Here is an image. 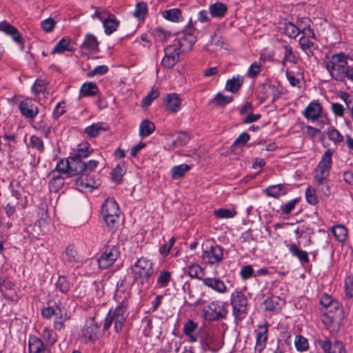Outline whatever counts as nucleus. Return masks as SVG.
<instances>
[{
    "mask_svg": "<svg viewBox=\"0 0 353 353\" xmlns=\"http://www.w3.org/2000/svg\"><path fill=\"white\" fill-rule=\"evenodd\" d=\"M55 25L56 21L51 17L42 21L41 23V28L46 32H51L54 30Z\"/></svg>",
    "mask_w": 353,
    "mask_h": 353,
    "instance_id": "13d9d810",
    "label": "nucleus"
},
{
    "mask_svg": "<svg viewBox=\"0 0 353 353\" xmlns=\"http://www.w3.org/2000/svg\"><path fill=\"white\" fill-rule=\"evenodd\" d=\"M253 274L254 270L250 265H244L240 271V276L243 280H247L251 278Z\"/></svg>",
    "mask_w": 353,
    "mask_h": 353,
    "instance_id": "680f3d73",
    "label": "nucleus"
},
{
    "mask_svg": "<svg viewBox=\"0 0 353 353\" xmlns=\"http://www.w3.org/2000/svg\"><path fill=\"white\" fill-rule=\"evenodd\" d=\"M57 289H59L62 293H66L70 290V283L64 276H60L56 283Z\"/></svg>",
    "mask_w": 353,
    "mask_h": 353,
    "instance_id": "8fccbe9b",
    "label": "nucleus"
},
{
    "mask_svg": "<svg viewBox=\"0 0 353 353\" xmlns=\"http://www.w3.org/2000/svg\"><path fill=\"white\" fill-rule=\"evenodd\" d=\"M80 174L81 176L74 180V185L78 190L83 192L87 188L93 187L91 183L92 180L88 178V174L83 172Z\"/></svg>",
    "mask_w": 353,
    "mask_h": 353,
    "instance_id": "b1692460",
    "label": "nucleus"
},
{
    "mask_svg": "<svg viewBox=\"0 0 353 353\" xmlns=\"http://www.w3.org/2000/svg\"><path fill=\"white\" fill-rule=\"evenodd\" d=\"M80 92L81 94L83 97H92L97 94L98 92V88L95 83H85L82 85Z\"/></svg>",
    "mask_w": 353,
    "mask_h": 353,
    "instance_id": "c756f323",
    "label": "nucleus"
},
{
    "mask_svg": "<svg viewBox=\"0 0 353 353\" xmlns=\"http://www.w3.org/2000/svg\"><path fill=\"white\" fill-rule=\"evenodd\" d=\"M228 11V6L226 4L221 2H216L209 7L210 14L212 17L222 18Z\"/></svg>",
    "mask_w": 353,
    "mask_h": 353,
    "instance_id": "4be33fe9",
    "label": "nucleus"
},
{
    "mask_svg": "<svg viewBox=\"0 0 353 353\" xmlns=\"http://www.w3.org/2000/svg\"><path fill=\"white\" fill-rule=\"evenodd\" d=\"M268 324L259 326V330L256 334L255 353H261L266 345L268 331Z\"/></svg>",
    "mask_w": 353,
    "mask_h": 353,
    "instance_id": "f8f14e48",
    "label": "nucleus"
},
{
    "mask_svg": "<svg viewBox=\"0 0 353 353\" xmlns=\"http://www.w3.org/2000/svg\"><path fill=\"white\" fill-rule=\"evenodd\" d=\"M119 219V217L114 216L103 217V220L105 222L107 228L110 231H114V230L118 227Z\"/></svg>",
    "mask_w": 353,
    "mask_h": 353,
    "instance_id": "4d7b16f0",
    "label": "nucleus"
},
{
    "mask_svg": "<svg viewBox=\"0 0 353 353\" xmlns=\"http://www.w3.org/2000/svg\"><path fill=\"white\" fill-rule=\"evenodd\" d=\"M106 130L107 126L105 124L99 122L87 127L85 129V132L90 137H96L100 130L105 131Z\"/></svg>",
    "mask_w": 353,
    "mask_h": 353,
    "instance_id": "7c9ffc66",
    "label": "nucleus"
},
{
    "mask_svg": "<svg viewBox=\"0 0 353 353\" xmlns=\"http://www.w3.org/2000/svg\"><path fill=\"white\" fill-rule=\"evenodd\" d=\"M327 135L329 139L335 143H341L343 139V137L336 128H332L329 130L327 132Z\"/></svg>",
    "mask_w": 353,
    "mask_h": 353,
    "instance_id": "052dcab7",
    "label": "nucleus"
},
{
    "mask_svg": "<svg viewBox=\"0 0 353 353\" xmlns=\"http://www.w3.org/2000/svg\"><path fill=\"white\" fill-rule=\"evenodd\" d=\"M235 213H233L231 210L220 208L214 211V215L218 219H228L232 218Z\"/></svg>",
    "mask_w": 353,
    "mask_h": 353,
    "instance_id": "bf43d9fd",
    "label": "nucleus"
},
{
    "mask_svg": "<svg viewBox=\"0 0 353 353\" xmlns=\"http://www.w3.org/2000/svg\"><path fill=\"white\" fill-rule=\"evenodd\" d=\"M352 67L347 65H336V74L333 75V79L336 81H343L345 78L347 77V70L351 69Z\"/></svg>",
    "mask_w": 353,
    "mask_h": 353,
    "instance_id": "58836bf2",
    "label": "nucleus"
},
{
    "mask_svg": "<svg viewBox=\"0 0 353 353\" xmlns=\"http://www.w3.org/2000/svg\"><path fill=\"white\" fill-rule=\"evenodd\" d=\"M69 177L77 176L79 174L84 172L85 169L86 168L85 163L83 162L81 159L70 156L69 157Z\"/></svg>",
    "mask_w": 353,
    "mask_h": 353,
    "instance_id": "2eb2a0df",
    "label": "nucleus"
},
{
    "mask_svg": "<svg viewBox=\"0 0 353 353\" xmlns=\"http://www.w3.org/2000/svg\"><path fill=\"white\" fill-rule=\"evenodd\" d=\"M201 263L206 265H218L223 259V249L219 245H212L203 250L201 256Z\"/></svg>",
    "mask_w": 353,
    "mask_h": 353,
    "instance_id": "7ed1b4c3",
    "label": "nucleus"
},
{
    "mask_svg": "<svg viewBox=\"0 0 353 353\" xmlns=\"http://www.w3.org/2000/svg\"><path fill=\"white\" fill-rule=\"evenodd\" d=\"M48 177L50 178L48 187L50 192H57L64 185V178L56 170L50 171L48 174Z\"/></svg>",
    "mask_w": 353,
    "mask_h": 353,
    "instance_id": "ddd939ff",
    "label": "nucleus"
},
{
    "mask_svg": "<svg viewBox=\"0 0 353 353\" xmlns=\"http://www.w3.org/2000/svg\"><path fill=\"white\" fill-rule=\"evenodd\" d=\"M103 21L105 32L107 34H110L114 32L119 26V21L116 20L114 16L112 14H110L108 17Z\"/></svg>",
    "mask_w": 353,
    "mask_h": 353,
    "instance_id": "c85d7f7f",
    "label": "nucleus"
},
{
    "mask_svg": "<svg viewBox=\"0 0 353 353\" xmlns=\"http://www.w3.org/2000/svg\"><path fill=\"white\" fill-rule=\"evenodd\" d=\"M30 146H32L33 148L37 149L40 152H43L44 151V145L42 139L35 135H32L30 137Z\"/></svg>",
    "mask_w": 353,
    "mask_h": 353,
    "instance_id": "6e6d98bb",
    "label": "nucleus"
},
{
    "mask_svg": "<svg viewBox=\"0 0 353 353\" xmlns=\"http://www.w3.org/2000/svg\"><path fill=\"white\" fill-rule=\"evenodd\" d=\"M148 11L147 5L145 2H139L136 5L134 16L140 19H143Z\"/></svg>",
    "mask_w": 353,
    "mask_h": 353,
    "instance_id": "603ef678",
    "label": "nucleus"
},
{
    "mask_svg": "<svg viewBox=\"0 0 353 353\" xmlns=\"http://www.w3.org/2000/svg\"><path fill=\"white\" fill-rule=\"evenodd\" d=\"M243 79L239 77H233L227 81L225 83V90L232 93L236 92L241 87Z\"/></svg>",
    "mask_w": 353,
    "mask_h": 353,
    "instance_id": "2f4dec72",
    "label": "nucleus"
},
{
    "mask_svg": "<svg viewBox=\"0 0 353 353\" xmlns=\"http://www.w3.org/2000/svg\"><path fill=\"white\" fill-rule=\"evenodd\" d=\"M247 298L241 291H235L231 295L230 303L236 319L246 313Z\"/></svg>",
    "mask_w": 353,
    "mask_h": 353,
    "instance_id": "39448f33",
    "label": "nucleus"
},
{
    "mask_svg": "<svg viewBox=\"0 0 353 353\" xmlns=\"http://www.w3.org/2000/svg\"><path fill=\"white\" fill-rule=\"evenodd\" d=\"M132 270L134 279L141 284L148 283L154 273L152 261L144 257L137 260Z\"/></svg>",
    "mask_w": 353,
    "mask_h": 353,
    "instance_id": "f03ea898",
    "label": "nucleus"
},
{
    "mask_svg": "<svg viewBox=\"0 0 353 353\" xmlns=\"http://www.w3.org/2000/svg\"><path fill=\"white\" fill-rule=\"evenodd\" d=\"M233 97H228L219 92L215 95L213 99L210 102V104L215 103L216 105L219 107H224L233 101Z\"/></svg>",
    "mask_w": 353,
    "mask_h": 353,
    "instance_id": "e433bc0d",
    "label": "nucleus"
},
{
    "mask_svg": "<svg viewBox=\"0 0 353 353\" xmlns=\"http://www.w3.org/2000/svg\"><path fill=\"white\" fill-rule=\"evenodd\" d=\"M203 284L208 288L216 291L219 293H224L227 290V287L220 279L216 278H205L203 279Z\"/></svg>",
    "mask_w": 353,
    "mask_h": 353,
    "instance_id": "6ab92c4d",
    "label": "nucleus"
},
{
    "mask_svg": "<svg viewBox=\"0 0 353 353\" xmlns=\"http://www.w3.org/2000/svg\"><path fill=\"white\" fill-rule=\"evenodd\" d=\"M19 110L21 114L28 119L34 118L39 112L38 108L28 101L20 102Z\"/></svg>",
    "mask_w": 353,
    "mask_h": 353,
    "instance_id": "f3484780",
    "label": "nucleus"
},
{
    "mask_svg": "<svg viewBox=\"0 0 353 353\" xmlns=\"http://www.w3.org/2000/svg\"><path fill=\"white\" fill-rule=\"evenodd\" d=\"M70 161L69 157L66 160H59L53 170H56L58 173L65 174L69 176Z\"/></svg>",
    "mask_w": 353,
    "mask_h": 353,
    "instance_id": "c03bdc74",
    "label": "nucleus"
},
{
    "mask_svg": "<svg viewBox=\"0 0 353 353\" xmlns=\"http://www.w3.org/2000/svg\"><path fill=\"white\" fill-rule=\"evenodd\" d=\"M171 279V272L168 271H163L160 272V274L157 279V283L160 287H166Z\"/></svg>",
    "mask_w": 353,
    "mask_h": 353,
    "instance_id": "5fc2aeb1",
    "label": "nucleus"
},
{
    "mask_svg": "<svg viewBox=\"0 0 353 353\" xmlns=\"http://www.w3.org/2000/svg\"><path fill=\"white\" fill-rule=\"evenodd\" d=\"M165 56L161 61V65L165 68H173L179 61L180 54L181 53L179 47L170 45L164 48Z\"/></svg>",
    "mask_w": 353,
    "mask_h": 353,
    "instance_id": "6e6552de",
    "label": "nucleus"
},
{
    "mask_svg": "<svg viewBox=\"0 0 353 353\" xmlns=\"http://www.w3.org/2000/svg\"><path fill=\"white\" fill-rule=\"evenodd\" d=\"M119 256V252L114 246L108 247L104 253L98 259L100 269H107L110 267Z\"/></svg>",
    "mask_w": 353,
    "mask_h": 353,
    "instance_id": "9d476101",
    "label": "nucleus"
},
{
    "mask_svg": "<svg viewBox=\"0 0 353 353\" xmlns=\"http://www.w3.org/2000/svg\"><path fill=\"white\" fill-rule=\"evenodd\" d=\"M163 16L165 19L172 22H178L182 18L181 12L178 8L165 10L163 12Z\"/></svg>",
    "mask_w": 353,
    "mask_h": 353,
    "instance_id": "4c0bfd02",
    "label": "nucleus"
},
{
    "mask_svg": "<svg viewBox=\"0 0 353 353\" xmlns=\"http://www.w3.org/2000/svg\"><path fill=\"white\" fill-rule=\"evenodd\" d=\"M294 343L299 351H305L309 347L307 339L303 336H296Z\"/></svg>",
    "mask_w": 353,
    "mask_h": 353,
    "instance_id": "864d4df0",
    "label": "nucleus"
},
{
    "mask_svg": "<svg viewBox=\"0 0 353 353\" xmlns=\"http://www.w3.org/2000/svg\"><path fill=\"white\" fill-rule=\"evenodd\" d=\"M293 256L297 257L301 262L308 263L309 259L307 252L300 250L296 244H292L289 248Z\"/></svg>",
    "mask_w": 353,
    "mask_h": 353,
    "instance_id": "72a5a7b5",
    "label": "nucleus"
},
{
    "mask_svg": "<svg viewBox=\"0 0 353 353\" xmlns=\"http://www.w3.org/2000/svg\"><path fill=\"white\" fill-rule=\"evenodd\" d=\"M319 343L325 353H346L343 343L339 341H335L332 344L330 340H320Z\"/></svg>",
    "mask_w": 353,
    "mask_h": 353,
    "instance_id": "9b49d317",
    "label": "nucleus"
},
{
    "mask_svg": "<svg viewBox=\"0 0 353 353\" xmlns=\"http://www.w3.org/2000/svg\"><path fill=\"white\" fill-rule=\"evenodd\" d=\"M345 295L349 298L353 296V278L348 276L345 281Z\"/></svg>",
    "mask_w": 353,
    "mask_h": 353,
    "instance_id": "338daca9",
    "label": "nucleus"
},
{
    "mask_svg": "<svg viewBox=\"0 0 353 353\" xmlns=\"http://www.w3.org/2000/svg\"><path fill=\"white\" fill-rule=\"evenodd\" d=\"M188 274L192 278L201 279L203 274L202 268L198 264H192L188 268Z\"/></svg>",
    "mask_w": 353,
    "mask_h": 353,
    "instance_id": "3c124183",
    "label": "nucleus"
},
{
    "mask_svg": "<svg viewBox=\"0 0 353 353\" xmlns=\"http://www.w3.org/2000/svg\"><path fill=\"white\" fill-rule=\"evenodd\" d=\"M332 154L333 152L331 150H327L318 165V170L319 172L316 174L315 178L319 184H322L328 176V172L332 165Z\"/></svg>",
    "mask_w": 353,
    "mask_h": 353,
    "instance_id": "423d86ee",
    "label": "nucleus"
},
{
    "mask_svg": "<svg viewBox=\"0 0 353 353\" xmlns=\"http://www.w3.org/2000/svg\"><path fill=\"white\" fill-rule=\"evenodd\" d=\"M281 301L279 296H274L266 299L264 302L265 310L274 311L279 307V302Z\"/></svg>",
    "mask_w": 353,
    "mask_h": 353,
    "instance_id": "a19ab883",
    "label": "nucleus"
},
{
    "mask_svg": "<svg viewBox=\"0 0 353 353\" xmlns=\"http://www.w3.org/2000/svg\"><path fill=\"white\" fill-rule=\"evenodd\" d=\"M250 139V136L248 133L243 132L236 138L231 148H242L246 145Z\"/></svg>",
    "mask_w": 353,
    "mask_h": 353,
    "instance_id": "de8ad7c7",
    "label": "nucleus"
},
{
    "mask_svg": "<svg viewBox=\"0 0 353 353\" xmlns=\"http://www.w3.org/2000/svg\"><path fill=\"white\" fill-rule=\"evenodd\" d=\"M119 205L113 199H107L101 207V214L103 217H107L109 216L119 217Z\"/></svg>",
    "mask_w": 353,
    "mask_h": 353,
    "instance_id": "dca6fc26",
    "label": "nucleus"
},
{
    "mask_svg": "<svg viewBox=\"0 0 353 353\" xmlns=\"http://www.w3.org/2000/svg\"><path fill=\"white\" fill-rule=\"evenodd\" d=\"M265 100H269L271 103H274L280 97V92L275 85H270L265 88Z\"/></svg>",
    "mask_w": 353,
    "mask_h": 353,
    "instance_id": "473e14b6",
    "label": "nucleus"
},
{
    "mask_svg": "<svg viewBox=\"0 0 353 353\" xmlns=\"http://www.w3.org/2000/svg\"><path fill=\"white\" fill-rule=\"evenodd\" d=\"M321 112V106L317 102H311L303 112L305 118L311 121H316Z\"/></svg>",
    "mask_w": 353,
    "mask_h": 353,
    "instance_id": "a211bd4d",
    "label": "nucleus"
},
{
    "mask_svg": "<svg viewBox=\"0 0 353 353\" xmlns=\"http://www.w3.org/2000/svg\"><path fill=\"white\" fill-rule=\"evenodd\" d=\"M57 310H58V315L54 322V327L56 330H60L63 328L64 323L67 320L66 310L61 305H57Z\"/></svg>",
    "mask_w": 353,
    "mask_h": 353,
    "instance_id": "393cba45",
    "label": "nucleus"
},
{
    "mask_svg": "<svg viewBox=\"0 0 353 353\" xmlns=\"http://www.w3.org/2000/svg\"><path fill=\"white\" fill-rule=\"evenodd\" d=\"M320 304L325 308H330V312H332V309L339 312L340 314L342 312V308L340 303L334 300L330 296L327 294H323L320 299Z\"/></svg>",
    "mask_w": 353,
    "mask_h": 353,
    "instance_id": "412c9836",
    "label": "nucleus"
},
{
    "mask_svg": "<svg viewBox=\"0 0 353 353\" xmlns=\"http://www.w3.org/2000/svg\"><path fill=\"white\" fill-rule=\"evenodd\" d=\"M332 230L335 237L339 241H343L345 240L347 230L343 225H338L334 226Z\"/></svg>",
    "mask_w": 353,
    "mask_h": 353,
    "instance_id": "a18cd8bd",
    "label": "nucleus"
},
{
    "mask_svg": "<svg viewBox=\"0 0 353 353\" xmlns=\"http://www.w3.org/2000/svg\"><path fill=\"white\" fill-rule=\"evenodd\" d=\"M100 325L94 317L89 318L82 330V336L85 341H94L99 337Z\"/></svg>",
    "mask_w": 353,
    "mask_h": 353,
    "instance_id": "1a4fd4ad",
    "label": "nucleus"
},
{
    "mask_svg": "<svg viewBox=\"0 0 353 353\" xmlns=\"http://www.w3.org/2000/svg\"><path fill=\"white\" fill-rule=\"evenodd\" d=\"M331 60L335 65H347V56L343 53L334 54Z\"/></svg>",
    "mask_w": 353,
    "mask_h": 353,
    "instance_id": "69168bd1",
    "label": "nucleus"
},
{
    "mask_svg": "<svg viewBox=\"0 0 353 353\" xmlns=\"http://www.w3.org/2000/svg\"><path fill=\"white\" fill-rule=\"evenodd\" d=\"M30 353H45V346L43 341L37 337L31 338L29 341Z\"/></svg>",
    "mask_w": 353,
    "mask_h": 353,
    "instance_id": "bb28decb",
    "label": "nucleus"
},
{
    "mask_svg": "<svg viewBox=\"0 0 353 353\" xmlns=\"http://www.w3.org/2000/svg\"><path fill=\"white\" fill-rule=\"evenodd\" d=\"M48 84V83L46 80L38 79L32 87V92L36 95L44 93L47 89Z\"/></svg>",
    "mask_w": 353,
    "mask_h": 353,
    "instance_id": "37998d69",
    "label": "nucleus"
},
{
    "mask_svg": "<svg viewBox=\"0 0 353 353\" xmlns=\"http://www.w3.org/2000/svg\"><path fill=\"white\" fill-rule=\"evenodd\" d=\"M67 261L70 263H76L79 261V256L77 250L73 245H69L65 249Z\"/></svg>",
    "mask_w": 353,
    "mask_h": 353,
    "instance_id": "49530a36",
    "label": "nucleus"
},
{
    "mask_svg": "<svg viewBox=\"0 0 353 353\" xmlns=\"http://www.w3.org/2000/svg\"><path fill=\"white\" fill-rule=\"evenodd\" d=\"M181 100L177 94H168L166 97V110L171 113L176 112L181 107Z\"/></svg>",
    "mask_w": 353,
    "mask_h": 353,
    "instance_id": "aec40b11",
    "label": "nucleus"
},
{
    "mask_svg": "<svg viewBox=\"0 0 353 353\" xmlns=\"http://www.w3.org/2000/svg\"><path fill=\"white\" fill-rule=\"evenodd\" d=\"M190 170V166L187 164H181L172 168V177L176 179L183 176Z\"/></svg>",
    "mask_w": 353,
    "mask_h": 353,
    "instance_id": "ea45409f",
    "label": "nucleus"
},
{
    "mask_svg": "<svg viewBox=\"0 0 353 353\" xmlns=\"http://www.w3.org/2000/svg\"><path fill=\"white\" fill-rule=\"evenodd\" d=\"M227 305L226 302L212 301L208 305V309L204 311L205 318L210 321L225 319L228 314Z\"/></svg>",
    "mask_w": 353,
    "mask_h": 353,
    "instance_id": "20e7f679",
    "label": "nucleus"
},
{
    "mask_svg": "<svg viewBox=\"0 0 353 353\" xmlns=\"http://www.w3.org/2000/svg\"><path fill=\"white\" fill-rule=\"evenodd\" d=\"M99 42L96 37L91 34H87L81 48L90 50H94L98 48Z\"/></svg>",
    "mask_w": 353,
    "mask_h": 353,
    "instance_id": "c9c22d12",
    "label": "nucleus"
},
{
    "mask_svg": "<svg viewBox=\"0 0 353 353\" xmlns=\"http://www.w3.org/2000/svg\"><path fill=\"white\" fill-rule=\"evenodd\" d=\"M198 323L193 320H188L183 327L184 334L188 337L190 342H196L199 339Z\"/></svg>",
    "mask_w": 353,
    "mask_h": 353,
    "instance_id": "4468645a",
    "label": "nucleus"
},
{
    "mask_svg": "<svg viewBox=\"0 0 353 353\" xmlns=\"http://www.w3.org/2000/svg\"><path fill=\"white\" fill-rule=\"evenodd\" d=\"M70 43V39L69 38H62L54 47L52 50V54H61L65 50L71 51V49L68 47Z\"/></svg>",
    "mask_w": 353,
    "mask_h": 353,
    "instance_id": "f704fd0d",
    "label": "nucleus"
},
{
    "mask_svg": "<svg viewBox=\"0 0 353 353\" xmlns=\"http://www.w3.org/2000/svg\"><path fill=\"white\" fill-rule=\"evenodd\" d=\"M283 30L285 34L289 37L295 38L300 32H304L305 28L301 29L299 21H297L296 26L292 22H285Z\"/></svg>",
    "mask_w": 353,
    "mask_h": 353,
    "instance_id": "5701e85b",
    "label": "nucleus"
},
{
    "mask_svg": "<svg viewBox=\"0 0 353 353\" xmlns=\"http://www.w3.org/2000/svg\"><path fill=\"white\" fill-rule=\"evenodd\" d=\"M155 130V125L148 119H144L139 126V136L145 138L150 135Z\"/></svg>",
    "mask_w": 353,
    "mask_h": 353,
    "instance_id": "a878e982",
    "label": "nucleus"
},
{
    "mask_svg": "<svg viewBox=\"0 0 353 353\" xmlns=\"http://www.w3.org/2000/svg\"><path fill=\"white\" fill-rule=\"evenodd\" d=\"M92 152V150L90 149L88 143H83L78 145L72 156L82 160V159L88 157Z\"/></svg>",
    "mask_w": 353,
    "mask_h": 353,
    "instance_id": "cd10ccee",
    "label": "nucleus"
},
{
    "mask_svg": "<svg viewBox=\"0 0 353 353\" xmlns=\"http://www.w3.org/2000/svg\"><path fill=\"white\" fill-rule=\"evenodd\" d=\"M189 135L186 132H179L177 138L173 141V145L183 146L189 141Z\"/></svg>",
    "mask_w": 353,
    "mask_h": 353,
    "instance_id": "0e129e2a",
    "label": "nucleus"
},
{
    "mask_svg": "<svg viewBox=\"0 0 353 353\" xmlns=\"http://www.w3.org/2000/svg\"><path fill=\"white\" fill-rule=\"evenodd\" d=\"M123 169L118 165L112 172V179L117 183H121L123 178Z\"/></svg>",
    "mask_w": 353,
    "mask_h": 353,
    "instance_id": "774afa93",
    "label": "nucleus"
},
{
    "mask_svg": "<svg viewBox=\"0 0 353 353\" xmlns=\"http://www.w3.org/2000/svg\"><path fill=\"white\" fill-rule=\"evenodd\" d=\"M283 189H284V185L282 184L272 185V186L268 187L265 190V193L269 196L274 197V198H279L281 194H285V192L283 191Z\"/></svg>",
    "mask_w": 353,
    "mask_h": 353,
    "instance_id": "79ce46f5",
    "label": "nucleus"
},
{
    "mask_svg": "<svg viewBox=\"0 0 353 353\" xmlns=\"http://www.w3.org/2000/svg\"><path fill=\"white\" fill-rule=\"evenodd\" d=\"M305 196L307 201L312 205L318 203L319 200L315 194V190L308 187L306 190Z\"/></svg>",
    "mask_w": 353,
    "mask_h": 353,
    "instance_id": "e2e57ef3",
    "label": "nucleus"
},
{
    "mask_svg": "<svg viewBox=\"0 0 353 353\" xmlns=\"http://www.w3.org/2000/svg\"><path fill=\"white\" fill-rule=\"evenodd\" d=\"M159 96V92L157 89L152 88L150 92L142 100V106L143 108L148 107L152 101Z\"/></svg>",
    "mask_w": 353,
    "mask_h": 353,
    "instance_id": "09e8293b",
    "label": "nucleus"
},
{
    "mask_svg": "<svg viewBox=\"0 0 353 353\" xmlns=\"http://www.w3.org/2000/svg\"><path fill=\"white\" fill-rule=\"evenodd\" d=\"M127 310L128 305L122 302L114 310H110L104 320L103 330H108L113 323L115 332H121L128 316Z\"/></svg>",
    "mask_w": 353,
    "mask_h": 353,
    "instance_id": "f257e3e1",
    "label": "nucleus"
},
{
    "mask_svg": "<svg viewBox=\"0 0 353 353\" xmlns=\"http://www.w3.org/2000/svg\"><path fill=\"white\" fill-rule=\"evenodd\" d=\"M196 29L194 28L189 26V32L175 40L173 45L176 46V47H179V50L181 52H185L190 50L196 41V38L193 34V32Z\"/></svg>",
    "mask_w": 353,
    "mask_h": 353,
    "instance_id": "0eeeda50",
    "label": "nucleus"
}]
</instances>
